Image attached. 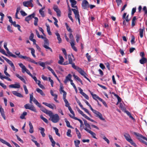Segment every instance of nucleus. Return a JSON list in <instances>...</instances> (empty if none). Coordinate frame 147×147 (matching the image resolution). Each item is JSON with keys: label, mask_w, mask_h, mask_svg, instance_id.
<instances>
[{"label": "nucleus", "mask_w": 147, "mask_h": 147, "mask_svg": "<svg viewBox=\"0 0 147 147\" xmlns=\"http://www.w3.org/2000/svg\"><path fill=\"white\" fill-rule=\"evenodd\" d=\"M53 9L56 12L57 16L59 17L61 16V11L58 8V6L56 5H54L53 7Z\"/></svg>", "instance_id": "9b49d317"}, {"label": "nucleus", "mask_w": 147, "mask_h": 147, "mask_svg": "<svg viewBox=\"0 0 147 147\" xmlns=\"http://www.w3.org/2000/svg\"><path fill=\"white\" fill-rule=\"evenodd\" d=\"M60 92L61 94L62 92L63 93V98L66 97L67 93L63 90V87L62 86H60Z\"/></svg>", "instance_id": "b1692460"}, {"label": "nucleus", "mask_w": 147, "mask_h": 147, "mask_svg": "<svg viewBox=\"0 0 147 147\" xmlns=\"http://www.w3.org/2000/svg\"><path fill=\"white\" fill-rule=\"evenodd\" d=\"M36 90L38 92L40 93L42 96H45V94L43 92V91L40 88H36Z\"/></svg>", "instance_id": "c85d7f7f"}, {"label": "nucleus", "mask_w": 147, "mask_h": 147, "mask_svg": "<svg viewBox=\"0 0 147 147\" xmlns=\"http://www.w3.org/2000/svg\"><path fill=\"white\" fill-rule=\"evenodd\" d=\"M89 92L92 95V98H93V99L95 100H96L98 103V101L97 100V99H98L100 101V100H101L102 98H100L96 94L93 93L92 92L90 91L89 90Z\"/></svg>", "instance_id": "ddd939ff"}, {"label": "nucleus", "mask_w": 147, "mask_h": 147, "mask_svg": "<svg viewBox=\"0 0 147 147\" xmlns=\"http://www.w3.org/2000/svg\"><path fill=\"white\" fill-rule=\"evenodd\" d=\"M59 60L58 61V63L61 65H63V62L64 61V59L63 57L61 56L60 55H59Z\"/></svg>", "instance_id": "a878e982"}, {"label": "nucleus", "mask_w": 147, "mask_h": 147, "mask_svg": "<svg viewBox=\"0 0 147 147\" xmlns=\"http://www.w3.org/2000/svg\"><path fill=\"white\" fill-rule=\"evenodd\" d=\"M34 37V34L32 33H31V34L29 36V39L31 40H32L33 39V38Z\"/></svg>", "instance_id": "338daca9"}, {"label": "nucleus", "mask_w": 147, "mask_h": 147, "mask_svg": "<svg viewBox=\"0 0 147 147\" xmlns=\"http://www.w3.org/2000/svg\"><path fill=\"white\" fill-rule=\"evenodd\" d=\"M16 76L19 79H20L25 84H26V81L24 79L22 78V77L20 76L19 74H16Z\"/></svg>", "instance_id": "473e14b6"}, {"label": "nucleus", "mask_w": 147, "mask_h": 147, "mask_svg": "<svg viewBox=\"0 0 147 147\" xmlns=\"http://www.w3.org/2000/svg\"><path fill=\"white\" fill-rule=\"evenodd\" d=\"M2 57L5 59L7 62L10 65L11 67L13 68V70L14 71L15 70V67L12 62L9 60V59H7L4 56H2Z\"/></svg>", "instance_id": "9d476101"}, {"label": "nucleus", "mask_w": 147, "mask_h": 147, "mask_svg": "<svg viewBox=\"0 0 147 147\" xmlns=\"http://www.w3.org/2000/svg\"><path fill=\"white\" fill-rule=\"evenodd\" d=\"M27 115V113L25 111L23 112L20 117V118L21 119H25V116Z\"/></svg>", "instance_id": "58836bf2"}, {"label": "nucleus", "mask_w": 147, "mask_h": 147, "mask_svg": "<svg viewBox=\"0 0 147 147\" xmlns=\"http://www.w3.org/2000/svg\"><path fill=\"white\" fill-rule=\"evenodd\" d=\"M73 119H74L75 120H78L80 122V127H81L82 126H83L84 124H83V122L82 120L77 118L76 117H75V116H73Z\"/></svg>", "instance_id": "f704fd0d"}, {"label": "nucleus", "mask_w": 147, "mask_h": 147, "mask_svg": "<svg viewBox=\"0 0 147 147\" xmlns=\"http://www.w3.org/2000/svg\"><path fill=\"white\" fill-rule=\"evenodd\" d=\"M70 1L71 3V6L72 7L74 8H77L76 6H75L77 2L75 0H70Z\"/></svg>", "instance_id": "bb28decb"}, {"label": "nucleus", "mask_w": 147, "mask_h": 147, "mask_svg": "<svg viewBox=\"0 0 147 147\" xmlns=\"http://www.w3.org/2000/svg\"><path fill=\"white\" fill-rule=\"evenodd\" d=\"M9 88H19L20 87V86L19 83H17L15 84H12L9 85Z\"/></svg>", "instance_id": "f3484780"}, {"label": "nucleus", "mask_w": 147, "mask_h": 147, "mask_svg": "<svg viewBox=\"0 0 147 147\" xmlns=\"http://www.w3.org/2000/svg\"><path fill=\"white\" fill-rule=\"evenodd\" d=\"M86 131L90 133L92 136V137L96 139L97 138L96 137V134L88 129H87V128H85L84 129Z\"/></svg>", "instance_id": "a211bd4d"}, {"label": "nucleus", "mask_w": 147, "mask_h": 147, "mask_svg": "<svg viewBox=\"0 0 147 147\" xmlns=\"http://www.w3.org/2000/svg\"><path fill=\"white\" fill-rule=\"evenodd\" d=\"M71 10L73 11L75 16V18L77 20V19L78 20V22L79 24H80V16L79 14V12L76 9H73L72 8Z\"/></svg>", "instance_id": "0eeeda50"}, {"label": "nucleus", "mask_w": 147, "mask_h": 147, "mask_svg": "<svg viewBox=\"0 0 147 147\" xmlns=\"http://www.w3.org/2000/svg\"><path fill=\"white\" fill-rule=\"evenodd\" d=\"M42 104L52 109H56V107L55 105L53 104H51L45 102H43Z\"/></svg>", "instance_id": "4468645a"}, {"label": "nucleus", "mask_w": 147, "mask_h": 147, "mask_svg": "<svg viewBox=\"0 0 147 147\" xmlns=\"http://www.w3.org/2000/svg\"><path fill=\"white\" fill-rule=\"evenodd\" d=\"M144 28L143 29L140 28L139 29L140 36L141 38H142L143 37V33L144 30Z\"/></svg>", "instance_id": "37998d69"}, {"label": "nucleus", "mask_w": 147, "mask_h": 147, "mask_svg": "<svg viewBox=\"0 0 147 147\" xmlns=\"http://www.w3.org/2000/svg\"><path fill=\"white\" fill-rule=\"evenodd\" d=\"M29 62H30L31 63H34L36 64H37L38 63L36 62L34 60L30 58V59L29 60Z\"/></svg>", "instance_id": "e2e57ef3"}, {"label": "nucleus", "mask_w": 147, "mask_h": 147, "mask_svg": "<svg viewBox=\"0 0 147 147\" xmlns=\"http://www.w3.org/2000/svg\"><path fill=\"white\" fill-rule=\"evenodd\" d=\"M81 36L80 35L78 34H77L76 35V42L78 43L79 42V41L80 40V37Z\"/></svg>", "instance_id": "052dcab7"}, {"label": "nucleus", "mask_w": 147, "mask_h": 147, "mask_svg": "<svg viewBox=\"0 0 147 147\" xmlns=\"http://www.w3.org/2000/svg\"><path fill=\"white\" fill-rule=\"evenodd\" d=\"M102 138L106 142H107L108 144H109V143L110 142L109 140L106 137L104 136Z\"/></svg>", "instance_id": "0e129e2a"}, {"label": "nucleus", "mask_w": 147, "mask_h": 147, "mask_svg": "<svg viewBox=\"0 0 147 147\" xmlns=\"http://www.w3.org/2000/svg\"><path fill=\"white\" fill-rule=\"evenodd\" d=\"M12 24H13V26L16 27H17L18 30L21 32H22V30L20 29V26L18 24H16V22L15 21L13 22V23H11Z\"/></svg>", "instance_id": "cd10ccee"}, {"label": "nucleus", "mask_w": 147, "mask_h": 147, "mask_svg": "<svg viewBox=\"0 0 147 147\" xmlns=\"http://www.w3.org/2000/svg\"><path fill=\"white\" fill-rule=\"evenodd\" d=\"M69 63L71 65L72 67L76 69L82 76H83L87 80H89V79L86 76V74L84 71L79 67L76 66L74 63L73 62V61L71 58L70 55H68Z\"/></svg>", "instance_id": "f257e3e1"}, {"label": "nucleus", "mask_w": 147, "mask_h": 147, "mask_svg": "<svg viewBox=\"0 0 147 147\" xmlns=\"http://www.w3.org/2000/svg\"><path fill=\"white\" fill-rule=\"evenodd\" d=\"M39 129L40 131V133L43 137H44L45 136V134L44 133L45 131V129L42 127H40L39 128Z\"/></svg>", "instance_id": "393cba45"}, {"label": "nucleus", "mask_w": 147, "mask_h": 147, "mask_svg": "<svg viewBox=\"0 0 147 147\" xmlns=\"http://www.w3.org/2000/svg\"><path fill=\"white\" fill-rule=\"evenodd\" d=\"M7 43L6 42H5L4 44V47L7 51V53L10 56H11L15 58H16V56L14 55H13L9 51V49L7 47Z\"/></svg>", "instance_id": "6e6552de"}, {"label": "nucleus", "mask_w": 147, "mask_h": 147, "mask_svg": "<svg viewBox=\"0 0 147 147\" xmlns=\"http://www.w3.org/2000/svg\"><path fill=\"white\" fill-rule=\"evenodd\" d=\"M32 141L34 143L35 145L37 147H40V145L39 143H38L37 141L34 140L33 139H32Z\"/></svg>", "instance_id": "4d7b16f0"}, {"label": "nucleus", "mask_w": 147, "mask_h": 147, "mask_svg": "<svg viewBox=\"0 0 147 147\" xmlns=\"http://www.w3.org/2000/svg\"><path fill=\"white\" fill-rule=\"evenodd\" d=\"M35 15V14L34 13H33L31 15H30L27 17H26L25 18V20L28 23H29V21L31 20L33 18L34 16Z\"/></svg>", "instance_id": "dca6fc26"}, {"label": "nucleus", "mask_w": 147, "mask_h": 147, "mask_svg": "<svg viewBox=\"0 0 147 147\" xmlns=\"http://www.w3.org/2000/svg\"><path fill=\"white\" fill-rule=\"evenodd\" d=\"M0 141L3 144L7 145L9 147H12L9 143L1 138H0Z\"/></svg>", "instance_id": "412c9836"}, {"label": "nucleus", "mask_w": 147, "mask_h": 147, "mask_svg": "<svg viewBox=\"0 0 147 147\" xmlns=\"http://www.w3.org/2000/svg\"><path fill=\"white\" fill-rule=\"evenodd\" d=\"M120 107L121 108V109L123 111L124 110H125L126 109L124 107L123 104L122 103H120Z\"/></svg>", "instance_id": "680f3d73"}, {"label": "nucleus", "mask_w": 147, "mask_h": 147, "mask_svg": "<svg viewBox=\"0 0 147 147\" xmlns=\"http://www.w3.org/2000/svg\"><path fill=\"white\" fill-rule=\"evenodd\" d=\"M40 118L43 121L45 122L46 123H49L48 121L47 120V119L44 117L42 115H41L40 116Z\"/></svg>", "instance_id": "a18cd8bd"}, {"label": "nucleus", "mask_w": 147, "mask_h": 147, "mask_svg": "<svg viewBox=\"0 0 147 147\" xmlns=\"http://www.w3.org/2000/svg\"><path fill=\"white\" fill-rule=\"evenodd\" d=\"M32 101L37 106H39L40 105V103L38 102L37 100L34 98H33Z\"/></svg>", "instance_id": "8fccbe9b"}, {"label": "nucleus", "mask_w": 147, "mask_h": 147, "mask_svg": "<svg viewBox=\"0 0 147 147\" xmlns=\"http://www.w3.org/2000/svg\"><path fill=\"white\" fill-rule=\"evenodd\" d=\"M12 94L17 96L20 98L23 97V96L20 93L17 92L16 91H13L12 92Z\"/></svg>", "instance_id": "aec40b11"}, {"label": "nucleus", "mask_w": 147, "mask_h": 147, "mask_svg": "<svg viewBox=\"0 0 147 147\" xmlns=\"http://www.w3.org/2000/svg\"><path fill=\"white\" fill-rule=\"evenodd\" d=\"M86 57L87 58L88 60V61H90V59L91 58V56L90 55H89V54L88 53H87L86 54Z\"/></svg>", "instance_id": "774afa93"}, {"label": "nucleus", "mask_w": 147, "mask_h": 147, "mask_svg": "<svg viewBox=\"0 0 147 147\" xmlns=\"http://www.w3.org/2000/svg\"><path fill=\"white\" fill-rule=\"evenodd\" d=\"M126 140L129 142L131 145L135 147L137 146L136 144L134 142L133 140L131 139L129 134L127 133H125L124 134Z\"/></svg>", "instance_id": "7ed1b4c3"}, {"label": "nucleus", "mask_w": 147, "mask_h": 147, "mask_svg": "<svg viewBox=\"0 0 147 147\" xmlns=\"http://www.w3.org/2000/svg\"><path fill=\"white\" fill-rule=\"evenodd\" d=\"M37 106L40 108V110L42 111L47 115H50L52 113L51 111H49L46 109L45 107L41 106L40 103L39 105Z\"/></svg>", "instance_id": "1a4fd4ad"}, {"label": "nucleus", "mask_w": 147, "mask_h": 147, "mask_svg": "<svg viewBox=\"0 0 147 147\" xmlns=\"http://www.w3.org/2000/svg\"><path fill=\"white\" fill-rule=\"evenodd\" d=\"M18 65L20 67L22 68V72L23 73H24L26 72L30 76H32V75L30 73L29 70L26 69L25 66L22 63H19Z\"/></svg>", "instance_id": "20e7f679"}, {"label": "nucleus", "mask_w": 147, "mask_h": 147, "mask_svg": "<svg viewBox=\"0 0 147 147\" xmlns=\"http://www.w3.org/2000/svg\"><path fill=\"white\" fill-rule=\"evenodd\" d=\"M69 37L71 40V42L70 43H74V40L73 35L72 34L70 33L69 34Z\"/></svg>", "instance_id": "7c9ffc66"}, {"label": "nucleus", "mask_w": 147, "mask_h": 147, "mask_svg": "<svg viewBox=\"0 0 147 147\" xmlns=\"http://www.w3.org/2000/svg\"><path fill=\"white\" fill-rule=\"evenodd\" d=\"M20 12L21 15L23 16H25L27 15V13H26L24 11H20Z\"/></svg>", "instance_id": "69168bd1"}, {"label": "nucleus", "mask_w": 147, "mask_h": 147, "mask_svg": "<svg viewBox=\"0 0 147 147\" xmlns=\"http://www.w3.org/2000/svg\"><path fill=\"white\" fill-rule=\"evenodd\" d=\"M65 25L66 26L67 29V30L69 32H72L70 28L69 27L67 23H65Z\"/></svg>", "instance_id": "6e6d98bb"}, {"label": "nucleus", "mask_w": 147, "mask_h": 147, "mask_svg": "<svg viewBox=\"0 0 147 147\" xmlns=\"http://www.w3.org/2000/svg\"><path fill=\"white\" fill-rule=\"evenodd\" d=\"M95 115L96 117H98L101 120H104L105 119L102 117V115L98 111L94 110L93 112Z\"/></svg>", "instance_id": "f8f14e48"}, {"label": "nucleus", "mask_w": 147, "mask_h": 147, "mask_svg": "<svg viewBox=\"0 0 147 147\" xmlns=\"http://www.w3.org/2000/svg\"><path fill=\"white\" fill-rule=\"evenodd\" d=\"M71 130L70 129H68L67 132V136L71 137L72 136L71 135Z\"/></svg>", "instance_id": "3c124183"}, {"label": "nucleus", "mask_w": 147, "mask_h": 147, "mask_svg": "<svg viewBox=\"0 0 147 147\" xmlns=\"http://www.w3.org/2000/svg\"><path fill=\"white\" fill-rule=\"evenodd\" d=\"M77 111L78 113L81 114L83 117L86 114H84L83 112L78 108H77Z\"/></svg>", "instance_id": "5fc2aeb1"}, {"label": "nucleus", "mask_w": 147, "mask_h": 147, "mask_svg": "<svg viewBox=\"0 0 147 147\" xmlns=\"http://www.w3.org/2000/svg\"><path fill=\"white\" fill-rule=\"evenodd\" d=\"M70 44L71 46L72 47V48L73 49V50L75 51H77V50L76 47L74 46V43H71Z\"/></svg>", "instance_id": "09e8293b"}, {"label": "nucleus", "mask_w": 147, "mask_h": 147, "mask_svg": "<svg viewBox=\"0 0 147 147\" xmlns=\"http://www.w3.org/2000/svg\"><path fill=\"white\" fill-rule=\"evenodd\" d=\"M51 113H52L50 115H48L50 117L49 119L51 120L54 123H57L59 121L60 119L58 115L57 114L53 115V113L51 111Z\"/></svg>", "instance_id": "f03ea898"}, {"label": "nucleus", "mask_w": 147, "mask_h": 147, "mask_svg": "<svg viewBox=\"0 0 147 147\" xmlns=\"http://www.w3.org/2000/svg\"><path fill=\"white\" fill-rule=\"evenodd\" d=\"M134 133L135 135L138 137V139L140 140L142 139H146V137L143 136L142 135L138 133H137L136 132H134Z\"/></svg>", "instance_id": "6ab92c4d"}, {"label": "nucleus", "mask_w": 147, "mask_h": 147, "mask_svg": "<svg viewBox=\"0 0 147 147\" xmlns=\"http://www.w3.org/2000/svg\"><path fill=\"white\" fill-rule=\"evenodd\" d=\"M24 107L26 109H29L34 112H37V111L35 107L32 105H31L29 103L26 104Z\"/></svg>", "instance_id": "39448f33"}, {"label": "nucleus", "mask_w": 147, "mask_h": 147, "mask_svg": "<svg viewBox=\"0 0 147 147\" xmlns=\"http://www.w3.org/2000/svg\"><path fill=\"white\" fill-rule=\"evenodd\" d=\"M53 129L55 130L56 134L58 136H60V134L58 132V131H59L58 129L56 127H53Z\"/></svg>", "instance_id": "de8ad7c7"}, {"label": "nucleus", "mask_w": 147, "mask_h": 147, "mask_svg": "<svg viewBox=\"0 0 147 147\" xmlns=\"http://www.w3.org/2000/svg\"><path fill=\"white\" fill-rule=\"evenodd\" d=\"M44 44L43 45V46L46 49H49L50 51L52 52L53 51L52 49L49 47V40L48 39L45 38V39L44 40Z\"/></svg>", "instance_id": "423d86ee"}, {"label": "nucleus", "mask_w": 147, "mask_h": 147, "mask_svg": "<svg viewBox=\"0 0 147 147\" xmlns=\"http://www.w3.org/2000/svg\"><path fill=\"white\" fill-rule=\"evenodd\" d=\"M47 31L49 35H52L51 32L50 31V27L49 26H47Z\"/></svg>", "instance_id": "864d4df0"}, {"label": "nucleus", "mask_w": 147, "mask_h": 147, "mask_svg": "<svg viewBox=\"0 0 147 147\" xmlns=\"http://www.w3.org/2000/svg\"><path fill=\"white\" fill-rule=\"evenodd\" d=\"M67 107L68 108L69 110V111L72 114V115L69 114V116L71 118H73V116H75V114L74 111L72 109L71 107L69 106L68 107Z\"/></svg>", "instance_id": "4be33fe9"}, {"label": "nucleus", "mask_w": 147, "mask_h": 147, "mask_svg": "<svg viewBox=\"0 0 147 147\" xmlns=\"http://www.w3.org/2000/svg\"><path fill=\"white\" fill-rule=\"evenodd\" d=\"M3 42V41H1L0 42V50H2L3 51H2V52H0L2 54H3V55H6V56H7V55L5 51L3 49H2L1 48V44H2V43Z\"/></svg>", "instance_id": "c9c22d12"}, {"label": "nucleus", "mask_w": 147, "mask_h": 147, "mask_svg": "<svg viewBox=\"0 0 147 147\" xmlns=\"http://www.w3.org/2000/svg\"><path fill=\"white\" fill-rule=\"evenodd\" d=\"M78 137L79 139H80L81 137V135L79 130L77 128H75Z\"/></svg>", "instance_id": "4c0bfd02"}, {"label": "nucleus", "mask_w": 147, "mask_h": 147, "mask_svg": "<svg viewBox=\"0 0 147 147\" xmlns=\"http://www.w3.org/2000/svg\"><path fill=\"white\" fill-rule=\"evenodd\" d=\"M23 5L24 6L28 7V6L30 5L31 4L29 1H24L23 3Z\"/></svg>", "instance_id": "79ce46f5"}, {"label": "nucleus", "mask_w": 147, "mask_h": 147, "mask_svg": "<svg viewBox=\"0 0 147 147\" xmlns=\"http://www.w3.org/2000/svg\"><path fill=\"white\" fill-rule=\"evenodd\" d=\"M29 124L30 128L29 130V132L30 133H32L34 132L33 127L30 121L29 122Z\"/></svg>", "instance_id": "c756f323"}, {"label": "nucleus", "mask_w": 147, "mask_h": 147, "mask_svg": "<svg viewBox=\"0 0 147 147\" xmlns=\"http://www.w3.org/2000/svg\"><path fill=\"white\" fill-rule=\"evenodd\" d=\"M82 6L84 9H86L88 7V3L86 0H84L82 3Z\"/></svg>", "instance_id": "2eb2a0df"}, {"label": "nucleus", "mask_w": 147, "mask_h": 147, "mask_svg": "<svg viewBox=\"0 0 147 147\" xmlns=\"http://www.w3.org/2000/svg\"><path fill=\"white\" fill-rule=\"evenodd\" d=\"M73 76L75 79L78 81L82 84H83L82 81L78 76H76L75 74H74L73 75Z\"/></svg>", "instance_id": "e433bc0d"}, {"label": "nucleus", "mask_w": 147, "mask_h": 147, "mask_svg": "<svg viewBox=\"0 0 147 147\" xmlns=\"http://www.w3.org/2000/svg\"><path fill=\"white\" fill-rule=\"evenodd\" d=\"M139 61L141 64H144L147 62V60L145 58H142Z\"/></svg>", "instance_id": "72a5a7b5"}, {"label": "nucleus", "mask_w": 147, "mask_h": 147, "mask_svg": "<svg viewBox=\"0 0 147 147\" xmlns=\"http://www.w3.org/2000/svg\"><path fill=\"white\" fill-rule=\"evenodd\" d=\"M33 18H34V24L35 26H37L38 25V18L37 17L34 16Z\"/></svg>", "instance_id": "ea45409f"}, {"label": "nucleus", "mask_w": 147, "mask_h": 147, "mask_svg": "<svg viewBox=\"0 0 147 147\" xmlns=\"http://www.w3.org/2000/svg\"><path fill=\"white\" fill-rule=\"evenodd\" d=\"M123 111L124 112H125V113H126V114L128 115V116H129V118H131L132 119H134V117L131 116V113L129 112L126 110V109L125 110H124Z\"/></svg>", "instance_id": "2f4dec72"}, {"label": "nucleus", "mask_w": 147, "mask_h": 147, "mask_svg": "<svg viewBox=\"0 0 147 147\" xmlns=\"http://www.w3.org/2000/svg\"><path fill=\"white\" fill-rule=\"evenodd\" d=\"M33 96V93H32V94L30 95V103L31 104L32 103V101L33 99L34 98Z\"/></svg>", "instance_id": "603ef678"}, {"label": "nucleus", "mask_w": 147, "mask_h": 147, "mask_svg": "<svg viewBox=\"0 0 147 147\" xmlns=\"http://www.w3.org/2000/svg\"><path fill=\"white\" fill-rule=\"evenodd\" d=\"M65 121L66 123V125L68 127L72 128V127L70 125L69 122L67 120V119L65 118Z\"/></svg>", "instance_id": "49530a36"}, {"label": "nucleus", "mask_w": 147, "mask_h": 147, "mask_svg": "<svg viewBox=\"0 0 147 147\" xmlns=\"http://www.w3.org/2000/svg\"><path fill=\"white\" fill-rule=\"evenodd\" d=\"M39 12L40 14L41 15L42 17H44L45 16V13L44 11L41 10H39Z\"/></svg>", "instance_id": "13d9d810"}, {"label": "nucleus", "mask_w": 147, "mask_h": 147, "mask_svg": "<svg viewBox=\"0 0 147 147\" xmlns=\"http://www.w3.org/2000/svg\"><path fill=\"white\" fill-rule=\"evenodd\" d=\"M72 77V75L70 74H69L66 77L64 81V82L65 84H66L67 82L70 80Z\"/></svg>", "instance_id": "5701e85b"}, {"label": "nucleus", "mask_w": 147, "mask_h": 147, "mask_svg": "<svg viewBox=\"0 0 147 147\" xmlns=\"http://www.w3.org/2000/svg\"><path fill=\"white\" fill-rule=\"evenodd\" d=\"M20 58L26 60L27 61H29L30 57L26 56H23L22 55L20 56Z\"/></svg>", "instance_id": "a19ab883"}, {"label": "nucleus", "mask_w": 147, "mask_h": 147, "mask_svg": "<svg viewBox=\"0 0 147 147\" xmlns=\"http://www.w3.org/2000/svg\"><path fill=\"white\" fill-rule=\"evenodd\" d=\"M63 98L64 101L65 103V106L67 107H68L69 106V103L67 100L66 99V97Z\"/></svg>", "instance_id": "c03bdc74"}, {"label": "nucleus", "mask_w": 147, "mask_h": 147, "mask_svg": "<svg viewBox=\"0 0 147 147\" xmlns=\"http://www.w3.org/2000/svg\"><path fill=\"white\" fill-rule=\"evenodd\" d=\"M74 142L76 146H78L80 143V141L79 140H75Z\"/></svg>", "instance_id": "bf43d9fd"}]
</instances>
